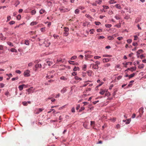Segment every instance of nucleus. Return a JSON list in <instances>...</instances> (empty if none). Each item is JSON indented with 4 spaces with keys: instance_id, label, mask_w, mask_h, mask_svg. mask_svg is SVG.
<instances>
[{
    "instance_id": "obj_1",
    "label": "nucleus",
    "mask_w": 146,
    "mask_h": 146,
    "mask_svg": "<svg viewBox=\"0 0 146 146\" xmlns=\"http://www.w3.org/2000/svg\"><path fill=\"white\" fill-rule=\"evenodd\" d=\"M54 72V71L53 70L51 71L48 72V73H47V76H46V77L49 78H52L53 77V75L52 74H53Z\"/></svg>"
},
{
    "instance_id": "obj_2",
    "label": "nucleus",
    "mask_w": 146,
    "mask_h": 146,
    "mask_svg": "<svg viewBox=\"0 0 146 146\" xmlns=\"http://www.w3.org/2000/svg\"><path fill=\"white\" fill-rule=\"evenodd\" d=\"M85 54H87L85 55L86 58L87 59V58H91L93 56L92 55H90L91 54V52L90 51H85L84 52Z\"/></svg>"
},
{
    "instance_id": "obj_3",
    "label": "nucleus",
    "mask_w": 146,
    "mask_h": 146,
    "mask_svg": "<svg viewBox=\"0 0 146 146\" xmlns=\"http://www.w3.org/2000/svg\"><path fill=\"white\" fill-rule=\"evenodd\" d=\"M64 36H67L68 35V31H69V29L66 27H64Z\"/></svg>"
},
{
    "instance_id": "obj_4",
    "label": "nucleus",
    "mask_w": 146,
    "mask_h": 146,
    "mask_svg": "<svg viewBox=\"0 0 146 146\" xmlns=\"http://www.w3.org/2000/svg\"><path fill=\"white\" fill-rule=\"evenodd\" d=\"M44 44L46 47H48L50 45V42L47 39H45V41L44 42Z\"/></svg>"
},
{
    "instance_id": "obj_5",
    "label": "nucleus",
    "mask_w": 146,
    "mask_h": 146,
    "mask_svg": "<svg viewBox=\"0 0 146 146\" xmlns=\"http://www.w3.org/2000/svg\"><path fill=\"white\" fill-rule=\"evenodd\" d=\"M44 109L43 108L36 109L35 111V113L36 114H38L40 112H42Z\"/></svg>"
},
{
    "instance_id": "obj_6",
    "label": "nucleus",
    "mask_w": 146,
    "mask_h": 146,
    "mask_svg": "<svg viewBox=\"0 0 146 146\" xmlns=\"http://www.w3.org/2000/svg\"><path fill=\"white\" fill-rule=\"evenodd\" d=\"M30 71L28 70H27L25 71L24 73V76L25 77H29L30 76Z\"/></svg>"
},
{
    "instance_id": "obj_7",
    "label": "nucleus",
    "mask_w": 146,
    "mask_h": 146,
    "mask_svg": "<svg viewBox=\"0 0 146 146\" xmlns=\"http://www.w3.org/2000/svg\"><path fill=\"white\" fill-rule=\"evenodd\" d=\"M60 12L62 13H64L66 12H68V11H69V9H60Z\"/></svg>"
},
{
    "instance_id": "obj_8",
    "label": "nucleus",
    "mask_w": 146,
    "mask_h": 146,
    "mask_svg": "<svg viewBox=\"0 0 146 146\" xmlns=\"http://www.w3.org/2000/svg\"><path fill=\"white\" fill-rule=\"evenodd\" d=\"M111 59L109 58H104L103 59V62L104 63H105L110 61Z\"/></svg>"
},
{
    "instance_id": "obj_9",
    "label": "nucleus",
    "mask_w": 146,
    "mask_h": 146,
    "mask_svg": "<svg viewBox=\"0 0 146 146\" xmlns=\"http://www.w3.org/2000/svg\"><path fill=\"white\" fill-rule=\"evenodd\" d=\"M92 68L94 69L97 70L99 68L98 65H97L92 64Z\"/></svg>"
},
{
    "instance_id": "obj_10",
    "label": "nucleus",
    "mask_w": 146,
    "mask_h": 146,
    "mask_svg": "<svg viewBox=\"0 0 146 146\" xmlns=\"http://www.w3.org/2000/svg\"><path fill=\"white\" fill-rule=\"evenodd\" d=\"M24 86H25V85L23 84L19 86L18 88H19V90H20V91H21L23 89V87Z\"/></svg>"
},
{
    "instance_id": "obj_11",
    "label": "nucleus",
    "mask_w": 146,
    "mask_h": 146,
    "mask_svg": "<svg viewBox=\"0 0 146 146\" xmlns=\"http://www.w3.org/2000/svg\"><path fill=\"white\" fill-rule=\"evenodd\" d=\"M35 67L36 69L38 68H41V64H36L35 65Z\"/></svg>"
},
{
    "instance_id": "obj_12",
    "label": "nucleus",
    "mask_w": 146,
    "mask_h": 146,
    "mask_svg": "<svg viewBox=\"0 0 146 146\" xmlns=\"http://www.w3.org/2000/svg\"><path fill=\"white\" fill-rule=\"evenodd\" d=\"M142 52V50H140L137 51V52H136V53H137V55L138 57H139V56L138 55L140 53H141Z\"/></svg>"
},
{
    "instance_id": "obj_13",
    "label": "nucleus",
    "mask_w": 146,
    "mask_h": 146,
    "mask_svg": "<svg viewBox=\"0 0 146 146\" xmlns=\"http://www.w3.org/2000/svg\"><path fill=\"white\" fill-rule=\"evenodd\" d=\"M106 92V91L103 90L102 89H101L100 90V94L101 95H103L104 94V93H105Z\"/></svg>"
},
{
    "instance_id": "obj_14",
    "label": "nucleus",
    "mask_w": 146,
    "mask_h": 146,
    "mask_svg": "<svg viewBox=\"0 0 146 146\" xmlns=\"http://www.w3.org/2000/svg\"><path fill=\"white\" fill-rule=\"evenodd\" d=\"M115 7L117 8L118 9H121L122 8L119 5V4H116L115 5Z\"/></svg>"
},
{
    "instance_id": "obj_15",
    "label": "nucleus",
    "mask_w": 146,
    "mask_h": 146,
    "mask_svg": "<svg viewBox=\"0 0 146 146\" xmlns=\"http://www.w3.org/2000/svg\"><path fill=\"white\" fill-rule=\"evenodd\" d=\"M86 72H87V74L88 76H92V71L91 70H89Z\"/></svg>"
},
{
    "instance_id": "obj_16",
    "label": "nucleus",
    "mask_w": 146,
    "mask_h": 146,
    "mask_svg": "<svg viewBox=\"0 0 146 146\" xmlns=\"http://www.w3.org/2000/svg\"><path fill=\"white\" fill-rule=\"evenodd\" d=\"M37 24H38V23L36 21H33L31 23L30 25L31 26H33L36 25Z\"/></svg>"
},
{
    "instance_id": "obj_17",
    "label": "nucleus",
    "mask_w": 146,
    "mask_h": 146,
    "mask_svg": "<svg viewBox=\"0 0 146 146\" xmlns=\"http://www.w3.org/2000/svg\"><path fill=\"white\" fill-rule=\"evenodd\" d=\"M139 113H140V115H141L143 112V108H140V109H139Z\"/></svg>"
},
{
    "instance_id": "obj_18",
    "label": "nucleus",
    "mask_w": 146,
    "mask_h": 146,
    "mask_svg": "<svg viewBox=\"0 0 146 146\" xmlns=\"http://www.w3.org/2000/svg\"><path fill=\"white\" fill-rule=\"evenodd\" d=\"M112 56L111 55L104 54L103 57H111Z\"/></svg>"
},
{
    "instance_id": "obj_19",
    "label": "nucleus",
    "mask_w": 146,
    "mask_h": 146,
    "mask_svg": "<svg viewBox=\"0 0 146 146\" xmlns=\"http://www.w3.org/2000/svg\"><path fill=\"white\" fill-rule=\"evenodd\" d=\"M109 3H110V4H112L116 3V2L114 1V0H110L109 1Z\"/></svg>"
},
{
    "instance_id": "obj_20",
    "label": "nucleus",
    "mask_w": 146,
    "mask_h": 146,
    "mask_svg": "<svg viewBox=\"0 0 146 146\" xmlns=\"http://www.w3.org/2000/svg\"><path fill=\"white\" fill-rule=\"evenodd\" d=\"M11 51L12 52H15L16 53L17 52V50L16 49L13 48H11Z\"/></svg>"
},
{
    "instance_id": "obj_21",
    "label": "nucleus",
    "mask_w": 146,
    "mask_h": 146,
    "mask_svg": "<svg viewBox=\"0 0 146 146\" xmlns=\"http://www.w3.org/2000/svg\"><path fill=\"white\" fill-rule=\"evenodd\" d=\"M45 12V10L42 9L40 11V14H42L43 13H44Z\"/></svg>"
},
{
    "instance_id": "obj_22",
    "label": "nucleus",
    "mask_w": 146,
    "mask_h": 146,
    "mask_svg": "<svg viewBox=\"0 0 146 146\" xmlns=\"http://www.w3.org/2000/svg\"><path fill=\"white\" fill-rule=\"evenodd\" d=\"M47 62V64H48V65L49 66H50L52 64V62L47 61V62Z\"/></svg>"
},
{
    "instance_id": "obj_23",
    "label": "nucleus",
    "mask_w": 146,
    "mask_h": 146,
    "mask_svg": "<svg viewBox=\"0 0 146 146\" xmlns=\"http://www.w3.org/2000/svg\"><path fill=\"white\" fill-rule=\"evenodd\" d=\"M107 38H108L109 40H113V39L114 38L113 36H108Z\"/></svg>"
},
{
    "instance_id": "obj_24",
    "label": "nucleus",
    "mask_w": 146,
    "mask_h": 146,
    "mask_svg": "<svg viewBox=\"0 0 146 146\" xmlns=\"http://www.w3.org/2000/svg\"><path fill=\"white\" fill-rule=\"evenodd\" d=\"M102 0H98L96 1V3H97V4H101V2H102Z\"/></svg>"
},
{
    "instance_id": "obj_25",
    "label": "nucleus",
    "mask_w": 146,
    "mask_h": 146,
    "mask_svg": "<svg viewBox=\"0 0 146 146\" xmlns=\"http://www.w3.org/2000/svg\"><path fill=\"white\" fill-rule=\"evenodd\" d=\"M110 66V63H107L106 64H105L104 65V67L106 68Z\"/></svg>"
},
{
    "instance_id": "obj_26",
    "label": "nucleus",
    "mask_w": 146,
    "mask_h": 146,
    "mask_svg": "<svg viewBox=\"0 0 146 146\" xmlns=\"http://www.w3.org/2000/svg\"><path fill=\"white\" fill-rule=\"evenodd\" d=\"M105 26L106 28H110L111 27V25L110 24H106L105 25Z\"/></svg>"
},
{
    "instance_id": "obj_27",
    "label": "nucleus",
    "mask_w": 146,
    "mask_h": 146,
    "mask_svg": "<svg viewBox=\"0 0 146 146\" xmlns=\"http://www.w3.org/2000/svg\"><path fill=\"white\" fill-rule=\"evenodd\" d=\"M75 79H76V80H77L79 81H81L82 80V78H79L77 76H75Z\"/></svg>"
},
{
    "instance_id": "obj_28",
    "label": "nucleus",
    "mask_w": 146,
    "mask_h": 146,
    "mask_svg": "<svg viewBox=\"0 0 146 146\" xmlns=\"http://www.w3.org/2000/svg\"><path fill=\"white\" fill-rule=\"evenodd\" d=\"M134 75H135V74H134V73L129 75V78L130 79L131 78L133 77L134 76Z\"/></svg>"
},
{
    "instance_id": "obj_29",
    "label": "nucleus",
    "mask_w": 146,
    "mask_h": 146,
    "mask_svg": "<svg viewBox=\"0 0 146 146\" xmlns=\"http://www.w3.org/2000/svg\"><path fill=\"white\" fill-rule=\"evenodd\" d=\"M79 68L78 67L75 66V67L74 68L73 70H74V71H76L77 70H79Z\"/></svg>"
},
{
    "instance_id": "obj_30",
    "label": "nucleus",
    "mask_w": 146,
    "mask_h": 146,
    "mask_svg": "<svg viewBox=\"0 0 146 146\" xmlns=\"http://www.w3.org/2000/svg\"><path fill=\"white\" fill-rule=\"evenodd\" d=\"M86 64H84L83 66H82V70H84V71H86Z\"/></svg>"
},
{
    "instance_id": "obj_31",
    "label": "nucleus",
    "mask_w": 146,
    "mask_h": 146,
    "mask_svg": "<svg viewBox=\"0 0 146 146\" xmlns=\"http://www.w3.org/2000/svg\"><path fill=\"white\" fill-rule=\"evenodd\" d=\"M79 10L78 9H77L75 10V13L76 14H78L79 13Z\"/></svg>"
},
{
    "instance_id": "obj_32",
    "label": "nucleus",
    "mask_w": 146,
    "mask_h": 146,
    "mask_svg": "<svg viewBox=\"0 0 146 146\" xmlns=\"http://www.w3.org/2000/svg\"><path fill=\"white\" fill-rule=\"evenodd\" d=\"M130 68H131V71L133 72V71H134L136 70V67L134 66Z\"/></svg>"
},
{
    "instance_id": "obj_33",
    "label": "nucleus",
    "mask_w": 146,
    "mask_h": 146,
    "mask_svg": "<svg viewBox=\"0 0 146 146\" xmlns=\"http://www.w3.org/2000/svg\"><path fill=\"white\" fill-rule=\"evenodd\" d=\"M7 44H8V45H9L10 46H11L12 47L13 46V44H12V43H11V42L8 41V42H7Z\"/></svg>"
},
{
    "instance_id": "obj_34",
    "label": "nucleus",
    "mask_w": 146,
    "mask_h": 146,
    "mask_svg": "<svg viewBox=\"0 0 146 146\" xmlns=\"http://www.w3.org/2000/svg\"><path fill=\"white\" fill-rule=\"evenodd\" d=\"M53 37H54V38H56L57 39H60L59 36L58 35H53Z\"/></svg>"
},
{
    "instance_id": "obj_35",
    "label": "nucleus",
    "mask_w": 146,
    "mask_h": 146,
    "mask_svg": "<svg viewBox=\"0 0 146 146\" xmlns=\"http://www.w3.org/2000/svg\"><path fill=\"white\" fill-rule=\"evenodd\" d=\"M29 41L28 40H26L25 41V44L26 45H29Z\"/></svg>"
},
{
    "instance_id": "obj_36",
    "label": "nucleus",
    "mask_w": 146,
    "mask_h": 146,
    "mask_svg": "<svg viewBox=\"0 0 146 146\" xmlns=\"http://www.w3.org/2000/svg\"><path fill=\"white\" fill-rule=\"evenodd\" d=\"M33 65V63L32 62H31L30 63H29L28 64V66L29 67L32 66Z\"/></svg>"
},
{
    "instance_id": "obj_37",
    "label": "nucleus",
    "mask_w": 146,
    "mask_h": 146,
    "mask_svg": "<svg viewBox=\"0 0 146 146\" xmlns=\"http://www.w3.org/2000/svg\"><path fill=\"white\" fill-rule=\"evenodd\" d=\"M66 88H64L63 89H62V90H61V92L62 93H65V92H66Z\"/></svg>"
},
{
    "instance_id": "obj_38",
    "label": "nucleus",
    "mask_w": 146,
    "mask_h": 146,
    "mask_svg": "<svg viewBox=\"0 0 146 146\" xmlns=\"http://www.w3.org/2000/svg\"><path fill=\"white\" fill-rule=\"evenodd\" d=\"M131 121V120L130 119H127V121H126V124H127L130 123V121Z\"/></svg>"
},
{
    "instance_id": "obj_39",
    "label": "nucleus",
    "mask_w": 146,
    "mask_h": 146,
    "mask_svg": "<svg viewBox=\"0 0 146 146\" xmlns=\"http://www.w3.org/2000/svg\"><path fill=\"white\" fill-rule=\"evenodd\" d=\"M32 89H33V87H31V88H29L27 90V92H28V94H29L31 92L32 90Z\"/></svg>"
},
{
    "instance_id": "obj_40",
    "label": "nucleus",
    "mask_w": 146,
    "mask_h": 146,
    "mask_svg": "<svg viewBox=\"0 0 146 146\" xmlns=\"http://www.w3.org/2000/svg\"><path fill=\"white\" fill-rule=\"evenodd\" d=\"M95 24H96V25H99L101 24V23L99 22H96L95 21Z\"/></svg>"
},
{
    "instance_id": "obj_41",
    "label": "nucleus",
    "mask_w": 146,
    "mask_h": 146,
    "mask_svg": "<svg viewBox=\"0 0 146 146\" xmlns=\"http://www.w3.org/2000/svg\"><path fill=\"white\" fill-rule=\"evenodd\" d=\"M134 65L135 66H136V64H139V62L138 61H137L136 62H134L133 63Z\"/></svg>"
},
{
    "instance_id": "obj_42",
    "label": "nucleus",
    "mask_w": 146,
    "mask_h": 146,
    "mask_svg": "<svg viewBox=\"0 0 146 146\" xmlns=\"http://www.w3.org/2000/svg\"><path fill=\"white\" fill-rule=\"evenodd\" d=\"M36 13V11L35 10H33L31 11V14L33 15L35 14Z\"/></svg>"
},
{
    "instance_id": "obj_43",
    "label": "nucleus",
    "mask_w": 146,
    "mask_h": 146,
    "mask_svg": "<svg viewBox=\"0 0 146 146\" xmlns=\"http://www.w3.org/2000/svg\"><path fill=\"white\" fill-rule=\"evenodd\" d=\"M60 79L61 80H66V78L64 76H61V77L60 78Z\"/></svg>"
},
{
    "instance_id": "obj_44",
    "label": "nucleus",
    "mask_w": 146,
    "mask_h": 146,
    "mask_svg": "<svg viewBox=\"0 0 146 146\" xmlns=\"http://www.w3.org/2000/svg\"><path fill=\"white\" fill-rule=\"evenodd\" d=\"M127 42L129 44H130L132 42V40L131 39H128L127 40Z\"/></svg>"
},
{
    "instance_id": "obj_45",
    "label": "nucleus",
    "mask_w": 146,
    "mask_h": 146,
    "mask_svg": "<svg viewBox=\"0 0 146 146\" xmlns=\"http://www.w3.org/2000/svg\"><path fill=\"white\" fill-rule=\"evenodd\" d=\"M84 107H81L80 109L79 110V111L80 112L82 111V110H84Z\"/></svg>"
},
{
    "instance_id": "obj_46",
    "label": "nucleus",
    "mask_w": 146,
    "mask_h": 146,
    "mask_svg": "<svg viewBox=\"0 0 146 146\" xmlns=\"http://www.w3.org/2000/svg\"><path fill=\"white\" fill-rule=\"evenodd\" d=\"M15 23V21H12L9 22V24L10 25H12Z\"/></svg>"
},
{
    "instance_id": "obj_47",
    "label": "nucleus",
    "mask_w": 146,
    "mask_h": 146,
    "mask_svg": "<svg viewBox=\"0 0 146 146\" xmlns=\"http://www.w3.org/2000/svg\"><path fill=\"white\" fill-rule=\"evenodd\" d=\"M10 19H11V17L10 16H8L7 17V22L9 21Z\"/></svg>"
},
{
    "instance_id": "obj_48",
    "label": "nucleus",
    "mask_w": 146,
    "mask_h": 146,
    "mask_svg": "<svg viewBox=\"0 0 146 146\" xmlns=\"http://www.w3.org/2000/svg\"><path fill=\"white\" fill-rule=\"evenodd\" d=\"M51 111H53V113H54L55 112V111L53 109H51L50 110V111L48 112V113H49L51 112Z\"/></svg>"
},
{
    "instance_id": "obj_49",
    "label": "nucleus",
    "mask_w": 146,
    "mask_h": 146,
    "mask_svg": "<svg viewBox=\"0 0 146 146\" xmlns=\"http://www.w3.org/2000/svg\"><path fill=\"white\" fill-rule=\"evenodd\" d=\"M90 34H93L94 32V29H91L90 30Z\"/></svg>"
},
{
    "instance_id": "obj_50",
    "label": "nucleus",
    "mask_w": 146,
    "mask_h": 146,
    "mask_svg": "<svg viewBox=\"0 0 146 146\" xmlns=\"http://www.w3.org/2000/svg\"><path fill=\"white\" fill-rule=\"evenodd\" d=\"M115 27H116L117 28H120V27H121V24L120 23H119L118 24H117V25H115Z\"/></svg>"
},
{
    "instance_id": "obj_51",
    "label": "nucleus",
    "mask_w": 146,
    "mask_h": 146,
    "mask_svg": "<svg viewBox=\"0 0 146 146\" xmlns=\"http://www.w3.org/2000/svg\"><path fill=\"white\" fill-rule=\"evenodd\" d=\"M22 104L24 106H26L27 105V102H22Z\"/></svg>"
},
{
    "instance_id": "obj_52",
    "label": "nucleus",
    "mask_w": 146,
    "mask_h": 146,
    "mask_svg": "<svg viewBox=\"0 0 146 146\" xmlns=\"http://www.w3.org/2000/svg\"><path fill=\"white\" fill-rule=\"evenodd\" d=\"M18 77H16L15 78H13L12 79V80L13 81L16 80H17L18 79Z\"/></svg>"
},
{
    "instance_id": "obj_53",
    "label": "nucleus",
    "mask_w": 146,
    "mask_h": 146,
    "mask_svg": "<svg viewBox=\"0 0 146 146\" xmlns=\"http://www.w3.org/2000/svg\"><path fill=\"white\" fill-rule=\"evenodd\" d=\"M115 19H117V20H119V19H120V17H119L117 15H116L115 16Z\"/></svg>"
},
{
    "instance_id": "obj_54",
    "label": "nucleus",
    "mask_w": 146,
    "mask_h": 146,
    "mask_svg": "<svg viewBox=\"0 0 146 146\" xmlns=\"http://www.w3.org/2000/svg\"><path fill=\"white\" fill-rule=\"evenodd\" d=\"M71 111L72 113H74L75 112V109L74 107H73L71 110Z\"/></svg>"
},
{
    "instance_id": "obj_55",
    "label": "nucleus",
    "mask_w": 146,
    "mask_h": 146,
    "mask_svg": "<svg viewBox=\"0 0 146 146\" xmlns=\"http://www.w3.org/2000/svg\"><path fill=\"white\" fill-rule=\"evenodd\" d=\"M65 108V106H64L60 108H59V109H58V110H62L64 108Z\"/></svg>"
},
{
    "instance_id": "obj_56",
    "label": "nucleus",
    "mask_w": 146,
    "mask_h": 146,
    "mask_svg": "<svg viewBox=\"0 0 146 146\" xmlns=\"http://www.w3.org/2000/svg\"><path fill=\"white\" fill-rule=\"evenodd\" d=\"M90 125L91 126H92L93 125L95 124V122L94 121H90Z\"/></svg>"
},
{
    "instance_id": "obj_57",
    "label": "nucleus",
    "mask_w": 146,
    "mask_h": 146,
    "mask_svg": "<svg viewBox=\"0 0 146 146\" xmlns=\"http://www.w3.org/2000/svg\"><path fill=\"white\" fill-rule=\"evenodd\" d=\"M96 64H94V65H100V62H98V61H96Z\"/></svg>"
},
{
    "instance_id": "obj_58",
    "label": "nucleus",
    "mask_w": 146,
    "mask_h": 146,
    "mask_svg": "<svg viewBox=\"0 0 146 146\" xmlns=\"http://www.w3.org/2000/svg\"><path fill=\"white\" fill-rule=\"evenodd\" d=\"M16 73H18L19 74H20L21 73V71L19 70H16Z\"/></svg>"
},
{
    "instance_id": "obj_59",
    "label": "nucleus",
    "mask_w": 146,
    "mask_h": 146,
    "mask_svg": "<svg viewBox=\"0 0 146 146\" xmlns=\"http://www.w3.org/2000/svg\"><path fill=\"white\" fill-rule=\"evenodd\" d=\"M123 38L122 37H119L117 38V39L119 40H121L123 39Z\"/></svg>"
},
{
    "instance_id": "obj_60",
    "label": "nucleus",
    "mask_w": 146,
    "mask_h": 146,
    "mask_svg": "<svg viewBox=\"0 0 146 146\" xmlns=\"http://www.w3.org/2000/svg\"><path fill=\"white\" fill-rule=\"evenodd\" d=\"M5 85L3 83H0V87L1 88H2Z\"/></svg>"
},
{
    "instance_id": "obj_61",
    "label": "nucleus",
    "mask_w": 146,
    "mask_h": 146,
    "mask_svg": "<svg viewBox=\"0 0 146 146\" xmlns=\"http://www.w3.org/2000/svg\"><path fill=\"white\" fill-rule=\"evenodd\" d=\"M143 67H144V65L142 64L141 65H140L139 66V67H139V68H140V69H141V68H143Z\"/></svg>"
},
{
    "instance_id": "obj_62",
    "label": "nucleus",
    "mask_w": 146,
    "mask_h": 146,
    "mask_svg": "<svg viewBox=\"0 0 146 146\" xmlns=\"http://www.w3.org/2000/svg\"><path fill=\"white\" fill-rule=\"evenodd\" d=\"M94 58V59H98L101 58V57L99 56H95Z\"/></svg>"
},
{
    "instance_id": "obj_63",
    "label": "nucleus",
    "mask_w": 146,
    "mask_h": 146,
    "mask_svg": "<svg viewBox=\"0 0 146 146\" xmlns=\"http://www.w3.org/2000/svg\"><path fill=\"white\" fill-rule=\"evenodd\" d=\"M21 18V15H18L17 17V19L18 20H20Z\"/></svg>"
},
{
    "instance_id": "obj_64",
    "label": "nucleus",
    "mask_w": 146,
    "mask_h": 146,
    "mask_svg": "<svg viewBox=\"0 0 146 146\" xmlns=\"http://www.w3.org/2000/svg\"><path fill=\"white\" fill-rule=\"evenodd\" d=\"M72 75L74 76L76 75V73L75 72H73L72 74Z\"/></svg>"
}]
</instances>
